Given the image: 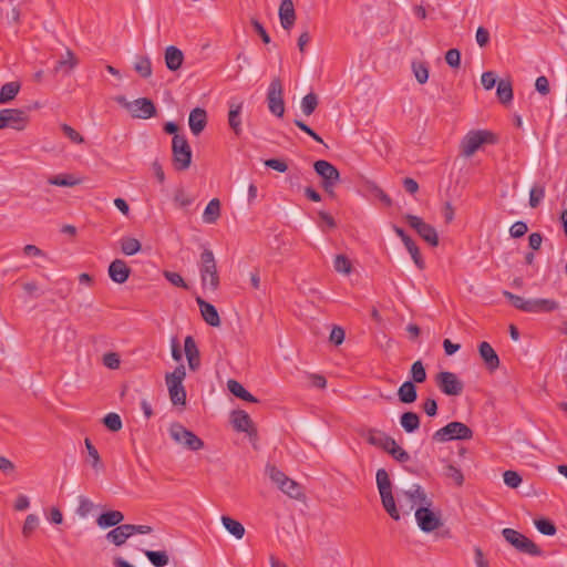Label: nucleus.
Masks as SVG:
<instances>
[{
  "mask_svg": "<svg viewBox=\"0 0 567 567\" xmlns=\"http://www.w3.org/2000/svg\"><path fill=\"white\" fill-rule=\"evenodd\" d=\"M134 70L136 73H138L142 78L147 79L152 75V62L148 56L140 55L136 56L135 63H134Z\"/></svg>",
  "mask_w": 567,
  "mask_h": 567,
  "instance_id": "40",
  "label": "nucleus"
},
{
  "mask_svg": "<svg viewBox=\"0 0 567 567\" xmlns=\"http://www.w3.org/2000/svg\"><path fill=\"white\" fill-rule=\"evenodd\" d=\"M84 443H85V447H86L87 454H89V456L91 458L92 467L94 470H96V471L102 470L103 468V464H102L99 451L92 444L90 439H85Z\"/></svg>",
  "mask_w": 567,
  "mask_h": 567,
  "instance_id": "45",
  "label": "nucleus"
},
{
  "mask_svg": "<svg viewBox=\"0 0 567 567\" xmlns=\"http://www.w3.org/2000/svg\"><path fill=\"white\" fill-rule=\"evenodd\" d=\"M132 536L130 524H122L106 534V539L115 546H122Z\"/></svg>",
  "mask_w": 567,
  "mask_h": 567,
  "instance_id": "25",
  "label": "nucleus"
},
{
  "mask_svg": "<svg viewBox=\"0 0 567 567\" xmlns=\"http://www.w3.org/2000/svg\"><path fill=\"white\" fill-rule=\"evenodd\" d=\"M20 83L17 81L8 82L2 85L0 90V103H8L12 101L20 91Z\"/></svg>",
  "mask_w": 567,
  "mask_h": 567,
  "instance_id": "36",
  "label": "nucleus"
},
{
  "mask_svg": "<svg viewBox=\"0 0 567 567\" xmlns=\"http://www.w3.org/2000/svg\"><path fill=\"white\" fill-rule=\"evenodd\" d=\"M412 70L415 75L416 81L420 84L426 83L429 80V69L425 63L423 62H413L412 63Z\"/></svg>",
  "mask_w": 567,
  "mask_h": 567,
  "instance_id": "50",
  "label": "nucleus"
},
{
  "mask_svg": "<svg viewBox=\"0 0 567 567\" xmlns=\"http://www.w3.org/2000/svg\"><path fill=\"white\" fill-rule=\"evenodd\" d=\"M188 124L194 135H199L207 124V112L202 107H195L190 111Z\"/></svg>",
  "mask_w": 567,
  "mask_h": 567,
  "instance_id": "22",
  "label": "nucleus"
},
{
  "mask_svg": "<svg viewBox=\"0 0 567 567\" xmlns=\"http://www.w3.org/2000/svg\"><path fill=\"white\" fill-rule=\"evenodd\" d=\"M163 275H164L165 279L168 282H171L173 286L183 288L185 290L189 289V286L186 284L184 278L178 272L165 270Z\"/></svg>",
  "mask_w": 567,
  "mask_h": 567,
  "instance_id": "53",
  "label": "nucleus"
},
{
  "mask_svg": "<svg viewBox=\"0 0 567 567\" xmlns=\"http://www.w3.org/2000/svg\"><path fill=\"white\" fill-rule=\"evenodd\" d=\"M220 216V202L217 198H213L206 206L203 219L207 224H214Z\"/></svg>",
  "mask_w": 567,
  "mask_h": 567,
  "instance_id": "34",
  "label": "nucleus"
},
{
  "mask_svg": "<svg viewBox=\"0 0 567 567\" xmlns=\"http://www.w3.org/2000/svg\"><path fill=\"white\" fill-rule=\"evenodd\" d=\"M334 269L338 272L349 275L352 270V266L348 257L344 255H337L334 258Z\"/></svg>",
  "mask_w": 567,
  "mask_h": 567,
  "instance_id": "54",
  "label": "nucleus"
},
{
  "mask_svg": "<svg viewBox=\"0 0 567 567\" xmlns=\"http://www.w3.org/2000/svg\"><path fill=\"white\" fill-rule=\"evenodd\" d=\"M399 400L402 403L410 404L417 399L416 386L412 381H405L398 390Z\"/></svg>",
  "mask_w": 567,
  "mask_h": 567,
  "instance_id": "31",
  "label": "nucleus"
},
{
  "mask_svg": "<svg viewBox=\"0 0 567 567\" xmlns=\"http://www.w3.org/2000/svg\"><path fill=\"white\" fill-rule=\"evenodd\" d=\"M444 475L447 478L453 480L457 486H461L464 482V476H463L462 471L458 467L454 466L453 464H449L445 467Z\"/></svg>",
  "mask_w": 567,
  "mask_h": 567,
  "instance_id": "55",
  "label": "nucleus"
},
{
  "mask_svg": "<svg viewBox=\"0 0 567 567\" xmlns=\"http://www.w3.org/2000/svg\"><path fill=\"white\" fill-rule=\"evenodd\" d=\"M231 423L238 432H248L252 424L249 414L243 410H236L231 413Z\"/></svg>",
  "mask_w": 567,
  "mask_h": 567,
  "instance_id": "29",
  "label": "nucleus"
},
{
  "mask_svg": "<svg viewBox=\"0 0 567 567\" xmlns=\"http://www.w3.org/2000/svg\"><path fill=\"white\" fill-rule=\"evenodd\" d=\"M184 351L186 359L188 361V367L192 371L198 370L200 365V354L195 342V339L192 336H187L184 341Z\"/></svg>",
  "mask_w": 567,
  "mask_h": 567,
  "instance_id": "19",
  "label": "nucleus"
},
{
  "mask_svg": "<svg viewBox=\"0 0 567 567\" xmlns=\"http://www.w3.org/2000/svg\"><path fill=\"white\" fill-rule=\"evenodd\" d=\"M103 424L112 432H117L122 429V420L116 413H107L103 417Z\"/></svg>",
  "mask_w": 567,
  "mask_h": 567,
  "instance_id": "51",
  "label": "nucleus"
},
{
  "mask_svg": "<svg viewBox=\"0 0 567 567\" xmlns=\"http://www.w3.org/2000/svg\"><path fill=\"white\" fill-rule=\"evenodd\" d=\"M185 377L186 369L183 364H179L173 372L166 373L165 375L169 399L174 405L186 404V390L183 385Z\"/></svg>",
  "mask_w": 567,
  "mask_h": 567,
  "instance_id": "4",
  "label": "nucleus"
},
{
  "mask_svg": "<svg viewBox=\"0 0 567 567\" xmlns=\"http://www.w3.org/2000/svg\"><path fill=\"white\" fill-rule=\"evenodd\" d=\"M199 275L203 289L216 291L219 287V275L214 252L205 248L200 254Z\"/></svg>",
  "mask_w": 567,
  "mask_h": 567,
  "instance_id": "2",
  "label": "nucleus"
},
{
  "mask_svg": "<svg viewBox=\"0 0 567 567\" xmlns=\"http://www.w3.org/2000/svg\"><path fill=\"white\" fill-rule=\"evenodd\" d=\"M405 497L411 502V509L415 506H432L433 502L427 497L423 487L419 484H413L410 489L404 492Z\"/></svg>",
  "mask_w": 567,
  "mask_h": 567,
  "instance_id": "20",
  "label": "nucleus"
},
{
  "mask_svg": "<svg viewBox=\"0 0 567 567\" xmlns=\"http://www.w3.org/2000/svg\"><path fill=\"white\" fill-rule=\"evenodd\" d=\"M196 303L199 307L203 319L212 327L220 326V318L217 309L212 303L204 300L202 297H196Z\"/></svg>",
  "mask_w": 567,
  "mask_h": 567,
  "instance_id": "18",
  "label": "nucleus"
},
{
  "mask_svg": "<svg viewBox=\"0 0 567 567\" xmlns=\"http://www.w3.org/2000/svg\"><path fill=\"white\" fill-rule=\"evenodd\" d=\"M503 296L511 302L514 308L529 313L553 312L559 307L558 302L553 299H525L507 290L503 291Z\"/></svg>",
  "mask_w": 567,
  "mask_h": 567,
  "instance_id": "1",
  "label": "nucleus"
},
{
  "mask_svg": "<svg viewBox=\"0 0 567 567\" xmlns=\"http://www.w3.org/2000/svg\"><path fill=\"white\" fill-rule=\"evenodd\" d=\"M496 142V135L489 131H472L462 141V154L466 157L472 156L483 144Z\"/></svg>",
  "mask_w": 567,
  "mask_h": 567,
  "instance_id": "8",
  "label": "nucleus"
},
{
  "mask_svg": "<svg viewBox=\"0 0 567 567\" xmlns=\"http://www.w3.org/2000/svg\"><path fill=\"white\" fill-rule=\"evenodd\" d=\"M114 100L128 111L134 118L147 120L156 115V106L148 97H138L130 102L124 95H117Z\"/></svg>",
  "mask_w": 567,
  "mask_h": 567,
  "instance_id": "5",
  "label": "nucleus"
},
{
  "mask_svg": "<svg viewBox=\"0 0 567 567\" xmlns=\"http://www.w3.org/2000/svg\"><path fill=\"white\" fill-rule=\"evenodd\" d=\"M497 99L502 104L511 103L513 100V87L508 80H499L496 90Z\"/></svg>",
  "mask_w": 567,
  "mask_h": 567,
  "instance_id": "35",
  "label": "nucleus"
},
{
  "mask_svg": "<svg viewBox=\"0 0 567 567\" xmlns=\"http://www.w3.org/2000/svg\"><path fill=\"white\" fill-rule=\"evenodd\" d=\"M545 197V187L543 185H534L529 192V206L536 208Z\"/></svg>",
  "mask_w": 567,
  "mask_h": 567,
  "instance_id": "49",
  "label": "nucleus"
},
{
  "mask_svg": "<svg viewBox=\"0 0 567 567\" xmlns=\"http://www.w3.org/2000/svg\"><path fill=\"white\" fill-rule=\"evenodd\" d=\"M267 104L271 114L282 117L285 113L284 87L279 78H274L267 91Z\"/></svg>",
  "mask_w": 567,
  "mask_h": 567,
  "instance_id": "12",
  "label": "nucleus"
},
{
  "mask_svg": "<svg viewBox=\"0 0 567 567\" xmlns=\"http://www.w3.org/2000/svg\"><path fill=\"white\" fill-rule=\"evenodd\" d=\"M502 535L519 553L529 556H540L542 549L528 537L513 528H504Z\"/></svg>",
  "mask_w": 567,
  "mask_h": 567,
  "instance_id": "7",
  "label": "nucleus"
},
{
  "mask_svg": "<svg viewBox=\"0 0 567 567\" xmlns=\"http://www.w3.org/2000/svg\"><path fill=\"white\" fill-rule=\"evenodd\" d=\"M241 111H243V103L230 101L229 102V112H228V124L229 127L233 130V132L239 136L241 134Z\"/></svg>",
  "mask_w": 567,
  "mask_h": 567,
  "instance_id": "24",
  "label": "nucleus"
},
{
  "mask_svg": "<svg viewBox=\"0 0 567 567\" xmlns=\"http://www.w3.org/2000/svg\"><path fill=\"white\" fill-rule=\"evenodd\" d=\"M109 276L116 284H124L131 275V268L122 259L113 260L109 266Z\"/></svg>",
  "mask_w": 567,
  "mask_h": 567,
  "instance_id": "17",
  "label": "nucleus"
},
{
  "mask_svg": "<svg viewBox=\"0 0 567 567\" xmlns=\"http://www.w3.org/2000/svg\"><path fill=\"white\" fill-rule=\"evenodd\" d=\"M385 452L400 463H405L410 460V454L399 446L395 440H393V445H390Z\"/></svg>",
  "mask_w": 567,
  "mask_h": 567,
  "instance_id": "48",
  "label": "nucleus"
},
{
  "mask_svg": "<svg viewBox=\"0 0 567 567\" xmlns=\"http://www.w3.org/2000/svg\"><path fill=\"white\" fill-rule=\"evenodd\" d=\"M266 473L277 487L287 496L293 499L301 501L305 498L303 487L295 480L288 477L284 472L275 465H267Z\"/></svg>",
  "mask_w": 567,
  "mask_h": 567,
  "instance_id": "3",
  "label": "nucleus"
},
{
  "mask_svg": "<svg viewBox=\"0 0 567 567\" xmlns=\"http://www.w3.org/2000/svg\"><path fill=\"white\" fill-rule=\"evenodd\" d=\"M173 165L176 171H185L192 163V150L183 135H175L172 141Z\"/></svg>",
  "mask_w": 567,
  "mask_h": 567,
  "instance_id": "9",
  "label": "nucleus"
},
{
  "mask_svg": "<svg viewBox=\"0 0 567 567\" xmlns=\"http://www.w3.org/2000/svg\"><path fill=\"white\" fill-rule=\"evenodd\" d=\"M403 244H404L406 250L410 252L415 266L420 270H423L425 268V262L421 256L420 249L416 246L415 241L410 237Z\"/></svg>",
  "mask_w": 567,
  "mask_h": 567,
  "instance_id": "39",
  "label": "nucleus"
},
{
  "mask_svg": "<svg viewBox=\"0 0 567 567\" xmlns=\"http://www.w3.org/2000/svg\"><path fill=\"white\" fill-rule=\"evenodd\" d=\"M410 374L413 383H423L426 380V371L421 360L412 364Z\"/></svg>",
  "mask_w": 567,
  "mask_h": 567,
  "instance_id": "46",
  "label": "nucleus"
},
{
  "mask_svg": "<svg viewBox=\"0 0 567 567\" xmlns=\"http://www.w3.org/2000/svg\"><path fill=\"white\" fill-rule=\"evenodd\" d=\"M445 61L446 63L453 68L458 69L461 66V52L458 49H450L445 53Z\"/></svg>",
  "mask_w": 567,
  "mask_h": 567,
  "instance_id": "58",
  "label": "nucleus"
},
{
  "mask_svg": "<svg viewBox=\"0 0 567 567\" xmlns=\"http://www.w3.org/2000/svg\"><path fill=\"white\" fill-rule=\"evenodd\" d=\"M503 476L504 483L511 488H516L522 483L520 475L515 471H506L504 472Z\"/></svg>",
  "mask_w": 567,
  "mask_h": 567,
  "instance_id": "60",
  "label": "nucleus"
},
{
  "mask_svg": "<svg viewBox=\"0 0 567 567\" xmlns=\"http://www.w3.org/2000/svg\"><path fill=\"white\" fill-rule=\"evenodd\" d=\"M534 523H535L537 530L546 536H553L557 532L555 524L550 519L538 518V519H535Z\"/></svg>",
  "mask_w": 567,
  "mask_h": 567,
  "instance_id": "47",
  "label": "nucleus"
},
{
  "mask_svg": "<svg viewBox=\"0 0 567 567\" xmlns=\"http://www.w3.org/2000/svg\"><path fill=\"white\" fill-rule=\"evenodd\" d=\"M415 519L420 529L431 533L443 525L441 513L431 509V506H419L415 511Z\"/></svg>",
  "mask_w": 567,
  "mask_h": 567,
  "instance_id": "16",
  "label": "nucleus"
},
{
  "mask_svg": "<svg viewBox=\"0 0 567 567\" xmlns=\"http://www.w3.org/2000/svg\"><path fill=\"white\" fill-rule=\"evenodd\" d=\"M382 506L385 512L390 515L394 520L400 519V512L395 505L394 496L392 492H382L380 493Z\"/></svg>",
  "mask_w": 567,
  "mask_h": 567,
  "instance_id": "32",
  "label": "nucleus"
},
{
  "mask_svg": "<svg viewBox=\"0 0 567 567\" xmlns=\"http://www.w3.org/2000/svg\"><path fill=\"white\" fill-rule=\"evenodd\" d=\"M375 478H377V486H378L379 493L392 492L391 480H390L388 472L384 468H379L377 471Z\"/></svg>",
  "mask_w": 567,
  "mask_h": 567,
  "instance_id": "44",
  "label": "nucleus"
},
{
  "mask_svg": "<svg viewBox=\"0 0 567 567\" xmlns=\"http://www.w3.org/2000/svg\"><path fill=\"white\" fill-rule=\"evenodd\" d=\"M478 352L481 358L483 359L486 368L489 371H495L499 367V358L493 347L486 342L483 341L478 344Z\"/></svg>",
  "mask_w": 567,
  "mask_h": 567,
  "instance_id": "23",
  "label": "nucleus"
},
{
  "mask_svg": "<svg viewBox=\"0 0 567 567\" xmlns=\"http://www.w3.org/2000/svg\"><path fill=\"white\" fill-rule=\"evenodd\" d=\"M400 424L408 433H413L420 427V416L415 412H404L400 416Z\"/></svg>",
  "mask_w": 567,
  "mask_h": 567,
  "instance_id": "33",
  "label": "nucleus"
},
{
  "mask_svg": "<svg viewBox=\"0 0 567 567\" xmlns=\"http://www.w3.org/2000/svg\"><path fill=\"white\" fill-rule=\"evenodd\" d=\"M169 434L176 443L184 445L189 451H199L204 447V441L181 423L171 424Z\"/></svg>",
  "mask_w": 567,
  "mask_h": 567,
  "instance_id": "10",
  "label": "nucleus"
},
{
  "mask_svg": "<svg viewBox=\"0 0 567 567\" xmlns=\"http://www.w3.org/2000/svg\"><path fill=\"white\" fill-rule=\"evenodd\" d=\"M319 103L318 95L313 92L308 93L302 97L301 111L306 116H310L317 109Z\"/></svg>",
  "mask_w": 567,
  "mask_h": 567,
  "instance_id": "42",
  "label": "nucleus"
},
{
  "mask_svg": "<svg viewBox=\"0 0 567 567\" xmlns=\"http://www.w3.org/2000/svg\"><path fill=\"white\" fill-rule=\"evenodd\" d=\"M473 437V431L466 424L453 421L445 426L439 429L432 435V440L436 443H445L449 441H465Z\"/></svg>",
  "mask_w": 567,
  "mask_h": 567,
  "instance_id": "6",
  "label": "nucleus"
},
{
  "mask_svg": "<svg viewBox=\"0 0 567 567\" xmlns=\"http://www.w3.org/2000/svg\"><path fill=\"white\" fill-rule=\"evenodd\" d=\"M48 183L51 185L61 186V187H71V186L78 185L80 183V181L74 178L70 174H60V175L50 177L48 179Z\"/></svg>",
  "mask_w": 567,
  "mask_h": 567,
  "instance_id": "43",
  "label": "nucleus"
},
{
  "mask_svg": "<svg viewBox=\"0 0 567 567\" xmlns=\"http://www.w3.org/2000/svg\"><path fill=\"white\" fill-rule=\"evenodd\" d=\"M315 172L321 177L323 189L331 196L334 195L333 188L340 181V173L334 165L324 159L316 161Z\"/></svg>",
  "mask_w": 567,
  "mask_h": 567,
  "instance_id": "11",
  "label": "nucleus"
},
{
  "mask_svg": "<svg viewBox=\"0 0 567 567\" xmlns=\"http://www.w3.org/2000/svg\"><path fill=\"white\" fill-rule=\"evenodd\" d=\"M144 554L155 567H164L169 561L168 555L165 550H145Z\"/></svg>",
  "mask_w": 567,
  "mask_h": 567,
  "instance_id": "41",
  "label": "nucleus"
},
{
  "mask_svg": "<svg viewBox=\"0 0 567 567\" xmlns=\"http://www.w3.org/2000/svg\"><path fill=\"white\" fill-rule=\"evenodd\" d=\"M279 19L281 27L289 31L296 21V11L292 0H282L279 7Z\"/></svg>",
  "mask_w": 567,
  "mask_h": 567,
  "instance_id": "21",
  "label": "nucleus"
},
{
  "mask_svg": "<svg viewBox=\"0 0 567 567\" xmlns=\"http://www.w3.org/2000/svg\"><path fill=\"white\" fill-rule=\"evenodd\" d=\"M173 200L178 207H187L193 203V198L183 188L176 189Z\"/></svg>",
  "mask_w": 567,
  "mask_h": 567,
  "instance_id": "57",
  "label": "nucleus"
},
{
  "mask_svg": "<svg viewBox=\"0 0 567 567\" xmlns=\"http://www.w3.org/2000/svg\"><path fill=\"white\" fill-rule=\"evenodd\" d=\"M61 130L62 132L64 133V135L71 140V142L75 143V144H81L84 142V138L83 136L78 132L75 131L73 127H71L70 125L68 124H62L61 125Z\"/></svg>",
  "mask_w": 567,
  "mask_h": 567,
  "instance_id": "61",
  "label": "nucleus"
},
{
  "mask_svg": "<svg viewBox=\"0 0 567 567\" xmlns=\"http://www.w3.org/2000/svg\"><path fill=\"white\" fill-rule=\"evenodd\" d=\"M475 38L480 48H485L489 43V32L484 27L477 28Z\"/></svg>",
  "mask_w": 567,
  "mask_h": 567,
  "instance_id": "64",
  "label": "nucleus"
},
{
  "mask_svg": "<svg viewBox=\"0 0 567 567\" xmlns=\"http://www.w3.org/2000/svg\"><path fill=\"white\" fill-rule=\"evenodd\" d=\"M318 216L320 218L319 227L322 229V231H326L327 228L333 229L337 226L334 218L330 214L320 210Z\"/></svg>",
  "mask_w": 567,
  "mask_h": 567,
  "instance_id": "59",
  "label": "nucleus"
},
{
  "mask_svg": "<svg viewBox=\"0 0 567 567\" xmlns=\"http://www.w3.org/2000/svg\"><path fill=\"white\" fill-rule=\"evenodd\" d=\"M184 61L182 50L174 45H169L165 50V64L169 71H177Z\"/></svg>",
  "mask_w": 567,
  "mask_h": 567,
  "instance_id": "28",
  "label": "nucleus"
},
{
  "mask_svg": "<svg viewBox=\"0 0 567 567\" xmlns=\"http://www.w3.org/2000/svg\"><path fill=\"white\" fill-rule=\"evenodd\" d=\"M404 219L430 246L436 247L439 245V235L432 225L425 223L421 217L411 214H406Z\"/></svg>",
  "mask_w": 567,
  "mask_h": 567,
  "instance_id": "13",
  "label": "nucleus"
},
{
  "mask_svg": "<svg viewBox=\"0 0 567 567\" xmlns=\"http://www.w3.org/2000/svg\"><path fill=\"white\" fill-rule=\"evenodd\" d=\"M221 523L224 525V527L231 534L234 535L236 538L240 539L244 537L245 535V527L243 526L241 523H239L238 520L236 519H233L231 517L229 516H223L221 517Z\"/></svg>",
  "mask_w": 567,
  "mask_h": 567,
  "instance_id": "38",
  "label": "nucleus"
},
{
  "mask_svg": "<svg viewBox=\"0 0 567 567\" xmlns=\"http://www.w3.org/2000/svg\"><path fill=\"white\" fill-rule=\"evenodd\" d=\"M29 122L28 112L20 109H3L0 111V130L13 128L22 131Z\"/></svg>",
  "mask_w": 567,
  "mask_h": 567,
  "instance_id": "14",
  "label": "nucleus"
},
{
  "mask_svg": "<svg viewBox=\"0 0 567 567\" xmlns=\"http://www.w3.org/2000/svg\"><path fill=\"white\" fill-rule=\"evenodd\" d=\"M527 230H528V227H527L526 223L516 221L509 228V234L513 238H520L527 233Z\"/></svg>",
  "mask_w": 567,
  "mask_h": 567,
  "instance_id": "63",
  "label": "nucleus"
},
{
  "mask_svg": "<svg viewBox=\"0 0 567 567\" xmlns=\"http://www.w3.org/2000/svg\"><path fill=\"white\" fill-rule=\"evenodd\" d=\"M227 388L229 392L244 401L256 403L258 399L254 396L250 392H248L241 383L236 380H228Z\"/></svg>",
  "mask_w": 567,
  "mask_h": 567,
  "instance_id": "30",
  "label": "nucleus"
},
{
  "mask_svg": "<svg viewBox=\"0 0 567 567\" xmlns=\"http://www.w3.org/2000/svg\"><path fill=\"white\" fill-rule=\"evenodd\" d=\"M435 384L442 393L450 396H458L464 390V383L455 373L450 371L439 372L435 375Z\"/></svg>",
  "mask_w": 567,
  "mask_h": 567,
  "instance_id": "15",
  "label": "nucleus"
},
{
  "mask_svg": "<svg viewBox=\"0 0 567 567\" xmlns=\"http://www.w3.org/2000/svg\"><path fill=\"white\" fill-rule=\"evenodd\" d=\"M39 525V518L34 514H29L24 520L22 533L25 537L30 536Z\"/></svg>",
  "mask_w": 567,
  "mask_h": 567,
  "instance_id": "56",
  "label": "nucleus"
},
{
  "mask_svg": "<svg viewBox=\"0 0 567 567\" xmlns=\"http://www.w3.org/2000/svg\"><path fill=\"white\" fill-rule=\"evenodd\" d=\"M393 437L386 435L382 431L370 429L368 431L367 441L369 444L380 447L384 451L388 450L390 445H393Z\"/></svg>",
  "mask_w": 567,
  "mask_h": 567,
  "instance_id": "27",
  "label": "nucleus"
},
{
  "mask_svg": "<svg viewBox=\"0 0 567 567\" xmlns=\"http://www.w3.org/2000/svg\"><path fill=\"white\" fill-rule=\"evenodd\" d=\"M482 85L485 90H492L497 82V76L493 71H486L481 78Z\"/></svg>",
  "mask_w": 567,
  "mask_h": 567,
  "instance_id": "62",
  "label": "nucleus"
},
{
  "mask_svg": "<svg viewBox=\"0 0 567 567\" xmlns=\"http://www.w3.org/2000/svg\"><path fill=\"white\" fill-rule=\"evenodd\" d=\"M120 246L121 251L126 256H133L137 254L142 248L140 240L133 237H122L120 239Z\"/></svg>",
  "mask_w": 567,
  "mask_h": 567,
  "instance_id": "37",
  "label": "nucleus"
},
{
  "mask_svg": "<svg viewBox=\"0 0 567 567\" xmlns=\"http://www.w3.org/2000/svg\"><path fill=\"white\" fill-rule=\"evenodd\" d=\"M68 59L59 60L54 66L55 72L63 70L65 73L70 72L76 64V60L71 51L66 52Z\"/></svg>",
  "mask_w": 567,
  "mask_h": 567,
  "instance_id": "52",
  "label": "nucleus"
},
{
  "mask_svg": "<svg viewBox=\"0 0 567 567\" xmlns=\"http://www.w3.org/2000/svg\"><path fill=\"white\" fill-rule=\"evenodd\" d=\"M124 520V515L120 511H107L105 513H102L96 518V524L101 528H110V527H116L118 525H122L121 523Z\"/></svg>",
  "mask_w": 567,
  "mask_h": 567,
  "instance_id": "26",
  "label": "nucleus"
}]
</instances>
